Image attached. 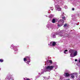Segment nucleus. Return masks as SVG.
Here are the masks:
<instances>
[{"label": "nucleus", "mask_w": 80, "mask_h": 80, "mask_svg": "<svg viewBox=\"0 0 80 80\" xmlns=\"http://www.w3.org/2000/svg\"><path fill=\"white\" fill-rule=\"evenodd\" d=\"M53 68H54V66L49 65L46 67V70L47 72L51 71V70H53Z\"/></svg>", "instance_id": "f257e3e1"}, {"label": "nucleus", "mask_w": 80, "mask_h": 80, "mask_svg": "<svg viewBox=\"0 0 80 80\" xmlns=\"http://www.w3.org/2000/svg\"><path fill=\"white\" fill-rule=\"evenodd\" d=\"M64 24V21L63 20L60 19L58 22V27H62Z\"/></svg>", "instance_id": "f03ea898"}, {"label": "nucleus", "mask_w": 80, "mask_h": 80, "mask_svg": "<svg viewBox=\"0 0 80 80\" xmlns=\"http://www.w3.org/2000/svg\"><path fill=\"white\" fill-rule=\"evenodd\" d=\"M64 76H65V77H69V76H70V74L67 72L64 74Z\"/></svg>", "instance_id": "7ed1b4c3"}, {"label": "nucleus", "mask_w": 80, "mask_h": 80, "mask_svg": "<svg viewBox=\"0 0 80 80\" xmlns=\"http://www.w3.org/2000/svg\"><path fill=\"white\" fill-rule=\"evenodd\" d=\"M57 8L58 11H61V8H60L59 6L57 5Z\"/></svg>", "instance_id": "20e7f679"}, {"label": "nucleus", "mask_w": 80, "mask_h": 80, "mask_svg": "<svg viewBox=\"0 0 80 80\" xmlns=\"http://www.w3.org/2000/svg\"><path fill=\"white\" fill-rule=\"evenodd\" d=\"M70 53H72L74 52V50H73V49H70L69 51Z\"/></svg>", "instance_id": "39448f33"}, {"label": "nucleus", "mask_w": 80, "mask_h": 80, "mask_svg": "<svg viewBox=\"0 0 80 80\" xmlns=\"http://www.w3.org/2000/svg\"><path fill=\"white\" fill-rule=\"evenodd\" d=\"M77 55V51H76L74 52L73 55L74 57H75V56H76V55Z\"/></svg>", "instance_id": "423d86ee"}, {"label": "nucleus", "mask_w": 80, "mask_h": 80, "mask_svg": "<svg viewBox=\"0 0 80 80\" xmlns=\"http://www.w3.org/2000/svg\"><path fill=\"white\" fill-rule=\"evenodd\" d=\"M25 58H26L27 59H28V60H30V57H25Z\"/></svg>", "instance_id": "0eeeda50"}, {"label": "nucleus", "mask_w": 80, "mask_h": 80, "mask_svg": "<svg viewBox=\"0 0 80 80\" xmlns=\"http://www.w3.org/2000/svg\"><path fill=\"white\" fill-rule=\"evenodd\" d=\"M52 23H53L55 22V19L54 18L52 19Z\"/></svg>", "instance_id": "6e6552de"}, {"label": "nucleus", "mask_w": 80, "mask_h": 80, "mask_svg": "<svg viewBox=\"0 0 80 80\" xmlns=\"http://www.w3.org/2000/svg\"><path fill=\"white\" fill-rule=\"evenodd\" d=\"M56 45V42H54L52 43V46H55Z\"/></svg>", "instance_id": "1a4fd4ad"}, {"label": "nucleus", "mask_w": 80, "mask_h": 80, "mask_svg": "<svg viewBox=\"0 0 80 80\" xmlns=\"http://www.w3.org/2000/svg\"><path fill=\"white\" fill-rule=\"evenodd\" d=\"M48 62H49V63H52V61L51 60H48Z\"/></svg>", "instance_id": "9d476101"}, {"label": "nucleus", "mask_w": 80, "mask_h": 80, "mask_svg": "<svg viewBox=\"0 0 80 80\" xmlns=\"http://www.w3.org/2000/svg\"><path fill=\"white\" fill-rule=\"evenodd\" d=\"M62 18V20H65V17H63Z\"/></svg>", "instance_id": "9b49d317"}, {"label": "nucleus", "mask_w": 80, "mask_h": 80, "mask_svg": "<svg viewBox=\"0 0 80 80\" xmlns=\"http://www.w3.org/2000/svg\"><path fill=\"white\" fill-rule=\"evenodd\" d=\"M53 16L52 15H51L49 16V18H53Z\"/></svg>", "instance_id": "f8f14e48"}, {"label": "nucleus", "mask_w": 80, "mask_h": 80, "mask_svg": "<svg viewBox=\"0 0 80 80\" xmlns=\"http://www.w3.org/2000/svg\"><path fill=\"white\" fill-rule=\"evenodd\" d=\"M3 62V60L2 59H0V62Z\"/></svg>", "instance_id": "ddd939ff"}, {"label": "nucleus", "mask_w": 80, "mask_h": 80, "mask_svg": "<svg viewBox=\"0 0 80 80\" xmlns=\"http://www.w3.org/2000/svg\"><path fill=\"white\" fill-rule=\"evenodd\" d=\"M74 77H75L74 75H73V74L71 75V78H73Z\"/></svg>", "instance_id": "4468645a"}, {"label": "nucleus", "mask_w": 80, "mask_h": 80, "mask_svg": "<svg viewBox=\"0 0 80 80\" xmlns=\"http://www.w3.org/2000/svg\"><path fill=\"white\" fill-rule=\"evenodd\" d=\"M27 60V58H24V62H26V61Z\"/></svg>", "instance_id": "2eb2a0df"}, {"label": "nucleus", "mask_w": 80, "mask_h": 80, "mask_svg": "<svg viewBox=\"0 0 80 80\" xmlns=\"http://www.w3.org/2000/svg\"><path fill=\"white\" fill-rule=\"evenodd\" d=\"M67 24H65L64 25V27H67Z\"/></svg>", "instance_id": "dca6fc26"}, {"label": "nucleus", "mask_w": 80, "mask_h": 80, "mask_svg": "<svg viewBox=\"0 0 80 80\" xmlns=\"http://www.w3.org/2000/svg\"><path fill=\"white\" fill-rule=\"evenodd\" d=\"M70 57H73V55H72V53L70 54Z\"/></svg>", "instance_id": "f3484780"}, {"label": "nucleus", "mask_w": 80, "mask_h": 80, "mask_svg": "<svg viewBox=\"0 0 80 80\" xmlns=\"http://www.w3.org/2000/svg\"><path fill=\"white\" fill-rule=\"evenodd\" d=\"M10 80H13L14 79H13L12 78H10Z\"/></svg>", "instance_id": "a211bd4d"}, {"label": "nucleus", "mask_w": 80, "mask_h": 80, "mask_svg": "<svg viewBox=\"0 0 80 80\" xmlns=\"http://www.w3.org/2000/svg\"><path fill=\"white\" fill-rule=\"evenodd\" d=\"M26 80H30V79L28 78H27L26 79Z\"/></svg>", "instance_id": "6ab92c4d"}, {"label": "nucleus", "mask_w": 80, "mask_h": 80, "mask_svg": "<svg viewBox=\"0 0 80 80\" xmlns=\"http://www.w3.org/2000/svg\"><path fill=\"white\" fill-rule=\"evenodd\" d=\"M65 52H68V50H65V51H64Z\"/></svg>", "instance_id": "aec40b11"}, {"label": "nucleus", "mask_w": 80, "mask_h": 80, "mask_svg": "<svg viewBox=\"0 0 80 80\" xmlns=\"http://www.w3.org/2000/svg\"><path fill=\"white\" fill-rule=\"evenodd\" d=\"M75 62H77V59H75Z\"/></svg>", "instance_id": "412c9836"}, {"label": "nucleus", "mask_w": 80, "mask_h": 80, "mask_svg": "<svg viewBox=\"0 0 80 80\" xmlns=\"http://www.w3.org/2000/svg\"><path fill=\"white\" fill-rule=\"evenodd\" d=\"M72 10H75V9H74V8H72Z\"/></svg>", "instance_id": "4be33fe9"}, {"label": "nucleus", "mask_w": 80, "mask_h": 80, "mask_svg": "<svg viewBox=\"0 0 80 80\" xmlns=\"http://www.w3.org/2000/svg\"><path fill=\"white\" fill-rule=\"evenodd\" d=\"M64 53H65V54H66V52L64 51Z\"/></svg>", "instance_id": "5701e85b"}, {"label": "nucleus", "mask_w": 80, "mask_h": 80, "mask_svg": "<svg viewBox=\"0 0 80 80\" xmlns=\"http://www.w3.org/2000/svg\"><path fill=\"white\" fill-rule=\"evenodd\" d=\"M28 62H30V61H29Z\"/></svg>", "instance_id": "b1692460"}, {"label": "nucleus", "mask_w": 80, "mask_h": 80, "mask_svg": "<svg viewBox=\"0 0 80 80\" xmlns=\"http://www.w3.org/2000/svg\"><path fill=\"white\" fill-rule=\"evenodd\" d=\"M16 51H18V49H16Z\"/></svg>", "instance_id": "393cba45"}, {"label": "nucleus", "mask_w": 80, "mask_h": 80, "mask_svg": "<svg viewBox=\"0 0 80 80\" xmlns=\"http://www.w3.org/2000/svg\"><path fill=\"white\" fill-rule=\"evenodd\" d=\"M11 76H12V75H9V77H11Z\"/></svg>", "instance_id": "a878e982"}, {"label": "nucleus", "mask_w": 80, "mask_h": 80, "mask_svg": "<svg viewBox=\"0 0 80 80\" xmlns=\"http://www.w3.org/2000/svg\"><path fill=\"white\" fill-rule=\"evenodd\" d=\"M50 43H52V42H51Z\"/></svg>", "instance_id": "bb28decb"}, {"label": "nucleus", "mask_w": 80, "mask_h": 80, "mask_svg": "<svg viewBox=\"0 0 80 80\" xmlns=\"http://www.w3.org/2000/svg\"><path fill=\"white\" fill-rule=\"evenodd\" d=\"M79 63H80V59L79 60Z\"/></svg>", "instance_id": "cd10ccee"}, {"label": "nucleus", "mask_w": 80, "mask_h": 80, "mask_svg": "<svg viewBox=\"0 0 80 80\" xmlns=\"http://www.w3.org/2000/svg\"><path fill=\"white\" fill-rule=\"evenodd\" d=\"M48 45H50V44H48Z\"/></svg>", "instance_id": "c85d7f7f"}]
</instances>
